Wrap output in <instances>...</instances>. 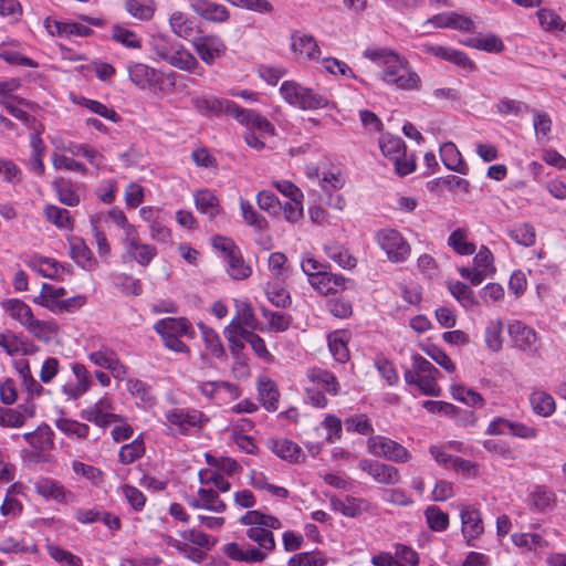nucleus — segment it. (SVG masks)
<instances>
[{
	"label": "nucleus",
	"instance_id": "nucleus-39",
	"mask_svg": "<svg viewBox=\"0 0 566 566\" xmlns=\"http://www.w3.org/2000/svg\"><path fill=\"white\" fill-rule=\"evenodd\" d=\"M65 294L66 291L64 287H54L53 285L44 283L35 302L52 312Z\"/></svg>",
	"mask_w": 566,
	"mask_h": 566
},
{
	"label": "nucleus",
	"instance_id": "nucleus-45",
	"mask_svg": "<svg viewBox=\"0 0 566 566\" xmlns=\"http://www.w3.org/2000/svg\"><path fill=\"white\" fill-rule=\"evenodd\" d=\"M128 392L144 405H153L155 397L153 395L150 386L140 379L132 378L126 384Z\"/></svg>",
	"mask_w": 566,
	"mask_h": 566
},
{
	"label": "nucleus",
	"instance_id": "nucleus-21",
	"mask_svg": "<svg viewBox=\"0 0 566 566\" xmlns=\"http://www.w3.org/2000/svg\"><path fill=\"white\" fill-rule=\"evenodd\" d=\"M169 27L171 32L184 40L192 41L200 30L197 29L193 19L182 11H174L169 17Z\"/></svg>",
	"mask_w": 566,
	"mask_h": 566
},
{
	"label": "nucleus",
	"instance_id": "nucleus-16",
	"mask_svg": "<svg viewBox=\"0 0 566 566\" xmlns=\"http://www.w3.org/2000/svg\"><path fill=\"white\" fill-rule=\"evenodd\" d=\"M112 401L109 398L104 397L96 403L83 410L81 417L90 422H94L98 427H107L113 421H116L118 417L111 412Z\"/></svg>",
	"mask_w": 566,
	"mask_h": 566
},
{
	"label": "nucleus",
	"instance_id": "nucleus-44",
	"mask_svg": "<svg viewBox=\"0 0 566 566\" xmlns=\"http://www.w3.org/2000/svg\"><path fill=\"white\" fill-rule=\"evenodd\" d=\"M451 395L455 400L461 401L468 406L482 407L484 405V399L479 392L467 388L463 385L453 384L451 386Z\"/></svg>",
	"mask_w": 566,
	"mask_h": 566
},
{
	"label": "nucleus",
	"instance_id": "nucleus-56",
	"mask_svg": "<svg viewBox=\"0 0 566 566\" xmlns=\"http://www.w3.org/2000/svg\"><path fill=\"white\" fill-rule=\"evenodd\" d=\"M144 452L145 447L143 440L136 439L119 449L118 458L123 464H130L138 460Z\"/></svg>",
	"mask_w": 566,
	"mask_h": 566
},
{
	"label": "nucleus",
	"instance_id": "nucleus-52",
	"mask_svg": "<svg viewBox=\"0 0 566 566\" xmlns=\"http://www.w3.org/2000/svg\"><path fill=\"white\" fill-rule=\"evenodd\" d=\"M509 235L517 244L531 247L535 242V230L528 223H517L509 229Z\"/></svg>",
	"mask_w": 566,
	"mask_h": 566
},
{
	"label": "nucleus",
	"instance_id": "nucleus-40",
	"mask_svg": "<svg viewBox=\"0 0 566 566\" xmlns=\"http://www.w3.org/2000/svg\"><path fill=\"white\" fill-rule=\"evenodd\" d=\"M327 256L336 262L343 269H353L356 265V259L348 252L347 249L338 243L332 242L325 245Z\"/></svg>",
	"mask_w": 566,
	"mask_h": 566
},
{
	"label": "nucleus",
	"instance_id": "nucleus-10",
	"mask_svg": "<svg viewBox=\"0 0 566 566\" xmlns=\"http://www.w3.org/2000/svg\"><path fill=\"white\" fill-rule=\"evenodd\" d=\"M358 468L379 484L394 485L400 480V473L396 467L377 460L361 459Z\"/></svg>",
	"mask_w": 566,
	"mask_h": 566
},
{
	"label": "nucleus",
	"instance_id": "nucleus-62",
	"mask_svg": "<svg viewBox=\"0 0 566 566\" xmlns=\"http://www.w3.org/2000/svg\"><path fill=\"white\" fill-rule=\"evenodd\" d=\"M256 203L259 208L269 214H277L282 208V205L277 197L268 190L259 191L256 195Z\"/></svg>",
	"mask_w": 566,
	"mask_h": 566
},
{
	"label": "nucleus",
	"instance_id": "nucleus-27",
	"mask_svg": "<svg viewBox=\"0 0 566 566\" xmlns=\"http://www.w3.org/2000/svg\"><path fill=\"white\" fill-rule=\"evenodd\" d=\"M306 376L310 381L318 387H322L326 392L331 395L338 394V381L335 375L329 370L319 367H313L307 370Z\"/></svg>",
	"mask_w": 566,
	"mask_h": 566
},
{
	"label": "nucleus",
	"instance_id": "nucleus-23",
	"mask_svg": "<svg viewBox=\"0 0 566 566\" xmlns=\"http://www.w3.org/2000/svg\"><path fill=\"white\" fill-rule=\"evenodd\" d=\"M130 81L139 88H150L159 81V73L144 64V63H132L127 67Z\"/></svg>",
	"mask_w": 566,
	"mask_h": 566
},
{
	"label": "nucleus",
	"instance_id": "nucleus-14",
	"mask_svg": "<svg viewBox=\"0 0 566 566\" xmlns=\"http://www.w3.org/2000/svg\"><path fill=\"white\" fill-rule=\"evenodd\" d=\"M190 9L201 19L212 23H223L230 18L229 10L211 0H189Z\"/></svg>",
	"mask_w": 566,
	"mask_h": 566
},
{
	"label": "nucleus",
	"instance_id": "nucleus-17",
	"mask_svg": "<svg viewBox=\"0 0 566 566\" xmlns=\"http://www.w3.org/2000/svg\"><path fill=\"white\" fill-rule=\"evenodd\" d=\"M154 329L160 336L171 335L177 337L186 336L188 338L195 337V331L190 322L185 317H166L159 319L154 325Z\"/></svg>",
	"mask_w": 566,
	"mask_h": 566
},
{
	"label": "nucleus",
	"instance_id": "nucleus-60",
	"mask_svg": "<svg viewBox=\"0 0 566 566\" xmlns=\"http://www.w3.org/2000/svg\"><path fill=\"white\" fill-rule=\"evenodd\" d=\"M25 327L34 337L45 342L51 339V335L55 331L53 323L35 319L34 316Z\"/></svg>",
	"mask_w": 566,
	"mask_h": 566
},
{
	"label": "nucleus",
	"instance_id": "nucleus-34",
	"mask_svg": "<svg viewBox=\"0 0 566 566\" xmlns=\"http://www.w3.org/2000/svg\"><path fill=\"white\" fill-rule=\"evenodd\" d=\"M45 219L60 229L72 230L74 221L70 211L54 205H46L43 209Z\"/></svg>",
	"mask_w": 566,
	"mask_h": 566
},
{
	"label": "nucleus",
	"instance_id": "nucleus-24",
	"mask_svg": "<svg viewBox=\"0 0 566 566\" xmlns=\"http://www.w3.org/2000/svg\"><path fill=\"white\" fill-rule=\"evenodd\" d=\"M35 491L45 499H52L61 504L73 502L74 495L66 491L63 485L53 480H41L35 484Z\"/></svg>",
	"mask_w": 566,
	"mask_h": 566
},
{
	"label": "nucleus",
	"instance_id": "nucleus-33",
	"mask_svg": "<svg viewBox=\"0 0 566 566\" xmlns=\"http://www.w3.org/2000/svg\"><path fill=\"white\" fill-rule=\"evenodd\" d=\"M556 496L553 491L543 485H537L530 494V505L538 512L552 510L555 505Z\"/></svg>",
	"mask_w": 566,
	"mask_h": 566
},
{
	"label": "nucleus",
	"instance_id": "nucleus-49",
	"mask_svg": "<svg viewBox=\"0 0 566 566\" xmlns=\"http://www.w3.org/2000/svg\"><path fill=\"white\" fill-rule=\"evenodd\" d=\"M427 524L434 532H443L449 526V515L436 505H430L424 511Z\"/></svg>",
	"mask_w": 566,
	"mask_h": 566
},
{
	"label": "nucleus",
	"instance_id": "nucleus-30",
	"mask_svg": "<svg viewBox=\"0 0 566 566\" xmlns=\"http://www.w3.org/2000/svg\"><path fill=\"white\" fill-rule=\"evenodd\" d=\"M469 231L465 228H458L448 238V245L460 255H472L476 245L468 240Z\"/></svg>",
	"mask_w": 566,
	"mask_h": 566
},
{
	"label": "nucleus",
	"instance_id": "nucleus-11",
	"mask_svg": "<svg viewBox=\"0 0 566 566\" xmlns=\"http://www.w3.org/2000/svg\"><path fill=\"white\" fill-rule=\"evenodd\" d=\"M88 359L95 366L109 370L112 376L117 380H124L128 375V368L119 360L117 354L109 347L103 346L99 349L90 353Z\"/></svg>",
	"mask_w": 566,
	"mask_h": 566
},
{
	"label": "nucleus",
	"instance_id": "nucleus-37",
	"mask_svg": "<svg viewBox=\"0 0 566 566\" xmlns=\"http://www.w3.org/2000/svg\"><path fill=\"white\" fill-rule=\"evenodd\" d=\"M4 311L21 325L25 326L33 317L31 307L18 298L8 300L2 303Z\"/></svg>",
	"mask_w": 566,
	"mask_h": 566
},
{
	"label": "nucleus",
	"instance_id": "nucleus-19",
	"mask_svg": "<svg viewBox=\"0 0 566 566\" xmlns=\"http://www.w3.org/2000/svg\"><path fill=\"white\" fill-rule=\"evenodd\" d=\"M269 448L279 458L290 463H301L304 461V454L300 446L287 438L270 440Z\"/></svg>",
	"mask_w": 566,
	"mask_h": 566
},
{
	"label": "nucleus",
	"instance_id": "nucleus-18",
	"mask_svg": "<svg viewBox=\"0 0 566 566\" xmlns=\"http://www.w3.org/2000/svg\"><path fill=\"white\" fill-rule=\"evenodd\" d=\"M460 517L462 523V534L467 538V544L469 546H473L471 542L479 537L484 531L481 513L474 507L464 506L461 509Z\"/></svg>",
	"mask_w": 566,
	"mask_h": 566
},
{
	"label": "nucleus",
	"instance_id": "nucleus-5",
	"mask_svg": "<svg viewBox=\"0 0 566 566\" xmlns=\"http://www.w3.org/2000/svg\"><path fill=\"white\" fill-rule=\"evenodd\" d=\"M369 453L396 463H407L411 453L400 443L384 436H371L367 440Z\"/></svg>",
	"mask_w": 566,
	"mask_h": 566
},
{
	"label": "nucleus",
	"instance_id": "nucleus-29",
	"mask_svg": "<svg viewBox=\"0 0 566 566\" xmlns=\"http://www.w3.org/2000/svg\"><path fill=\"white\" fill-rule=\"evenodd\" d=\"M258 392L260 402L268 411H275L277 409L280 392L273 380L260 379Z\"/></svg>",
	"mask_w": 566,
	"mask_h": 566
},
{
	"label": "nucleus",
	"instance_id": "nucleus-54",
	"mask_svg": "<svg viewBox=\"0 0 566 566\" xmlns=\"http://www.w3.org/2000/svg\"><path fill=\"white\" fill-rule=\"evenodd\" d=\"M48 554L52 559L56 563L65 565V566H82V558L73 553L65 551L64 548L55 545L48 544L46 545Z\"/></svg>",
	"mask_w": 566,
	"mask_h": 566
},
{
	"label": "nucleus",
	"instance_id": "nucleus-43",
	"mask_svg": "<svg viewBox=\"0 0 566 566\" xmlns=\"http://www.w3.org/2000/svg\"><path fill=\"white\" fill-rule=\"evenodd\" d=\"M379 147L382 155L388 157L390 160L403 155L406 150L403 140L400 137L392 136L390 134H386L380 137Z\"/></svg>",
	"mask_w": 566,
	"mask_h": 566
},
{
	"label": "nucleus",
	"instance_id": "nucleus-36",
	"mask_svg": "<svg viewBox=\"0 0 566 566\" xmlns=\"http://www.w3.org/2000/svg\"><path fill=\"white\" fill-rule=\"evenodd\" d=\"M537 18L541 27L548 32L563 33L566 35V22L551 9H539Z\"/></svg>",
	"mask_w": 566,
	"mask_h": 566
},
{
	"label": "nucleus",
	"instance_id": "nucleus-9",
	"mask_svg": "<svg viewBox=\"0 0 566 566\" xmlns=\"http://www.w3.org/2000/svg\"><path fill=\"white\" fill-rule=\"evenodd\" d=\"M192 107L205 116H220L222 114L231 115L233 117L238 104L218 98L211 95H196L191 97Z\"/></svg>",
	"mask_w": 566,
	"mask_h": 566
},
{
	"label": "nucleus",
	"instance_id": "nucleus-59",
	"mask_svg": "<svg viewBox=\"0 0 566 566\" xmlns=\"http://www.w3.org/2000/svg\"><path fill=\"white\" fill-rule=\"evenodd\" d=\"M51 433L49 427H39L35 431L24 433L23 438L31 447L44 450L52 443Z\"/></svg>",
	"mask_w": 566,
	"mask_h": 566
},
{
	"label": "nucleus",
	"instance_id": "nucleus-51",
	"mask_svg": "<svg viewBox=\"0 0 566 566\" xmlns=\"http://www.w3.org/2000/svg\"><path fill=\"white\" fill-rule=\"evenodd\" d=\"M227 272L234 280L247 279L251 274V268L245 264L240 251L231 254L227 260Z\"/></svg>",
	"mask_w": 566,
	"mask_h": 566
},
{
	"label": "nucleus",
	"instance_id": "nucleus-26",
	"mask_svg": "<svg viewBox=\"0 0 566 566\" xmlns=\"http://www.w3.org/2000/svg\"><path fill=\"white\" fill-rule=\"evenodd\" d=\"M440 158L444 166L461 175H468L469 167L462 159L461 153L452 142L444 143L440 147Z\"/></svg>",
	"mask_w": 566,
	"mask_h": 566
},
{
	"label": "nucleus",
	"instance_id": "nucleus-3",
	"mask_svg": "<svg viewBox=\"0 0 566 566\" xmlns=\"http://www.w3.org/2000/svg\"><path fill=\"white\" fill-rule=\"evenodd\" d=\"M151 51L171 66L191 72L199 65L195 55L182 44L175 42L169 35L157 33L149 40Z\"/></svg>",
	"mask_w": 566,
	"mask_h": 566
},
{
	"label": "nucleus",
	"instance_id": "nucleus-32",
	"mask_svg": "<svg viewBox=\"0 0 566 566\" xmlns=\"http://www.w3.org/2000/svg\"><path fill=\"white\" fill-rule=\"evenodd\" d=\"M124 8L129 15L139 21L151 20L156 11L154 0H124Z\"/></svg>",
	"mask_w": 566,
	"mask_h": 566
},
{
	"label": "nucleus",
	"instance_id": "nucleus-1",
	"mask_svg": "<svg viewBox=\"0 0 566 566\" xmlns=\"http://www.w3.org/2000/svg\"><path fill=\"white\" fill-rule=\"evenodd\" d=\"M365 56L381 69L380 78L386 84L402 91L420 88V76L410 67L409 62L397 52L387 49L367 50Z\"/></svg>",
	"mask_w": 566,
	"mask_h": 566
},
{
	"label": "nucleus",
	"instance_id": "nucleus-2",
	"mask_svg": "<svg viewBox=\"0 0 566 566\" xmlns=\"http://www.w3.org/2000/svg\"><path fill=\"white\" fill-rule=\"evenodd\" d=\"M247 536L259 545V548L248 546L243 548L237 543H228L223 553L232 560L245 563H261L265 560L269 553L275 548V539L272 531L258 524H248Z\"/></svg>",
	"mask_w": 566,
	"mask_h": 566
},
{
	"label": "nucleus",
	"instance_id": "nucleus-47",
	"mask_svg": "<svg viewBox=\"0 0 566 566\" xmlns=\"http://www.w3.org/2000/svg\"><path fill=\"white\" fill-rule=\"evenodd\" d=\"M512 542L515 546L528 552L542 549L547 545L539 534L534 533H515L512 535Z\"/></svg>",
	"mask_w": 566,
	"mask_h": 566
},
{
	"label": "nucleus",
	"instance_id": "nucleus-13",
	"mask_svg": "<svg viewBox=\"0 0 566 566\" xmlns=\"http://www.w3.org/2000/svg\"><path fill=\"white\" fill-rule=\"evenodd\" d=\"M422 51L464 70L471 72L476 70L475 63L463 51L437 44H423Z\"/></svg>",
	"mask_w": 566,
	"mask_h": 566
},
{
	"label": "nucleus",
	"instance_id": "nucleus-12",
	"mask_svg": "<svg viewBox=\"0 0 566 566\" xmlns=\"http://www.w3.org/2000/svg\"><path fill=\"white\" fill-rule=\"evenodd\" d=\"M509 335L516 348L530 355L539 349V339L536 332L521 321H515L509 326Z\"/></svg>",
	"mask_w": 566,
	"mask_h": 566
},
{
	"label": "nucleus",
	"instance_id": "nucleus-38",
	"mask_svg": "<svg viewBox=\"0 0 566 566\" xmlns=\"http://www.w3.org/2000/svg\"><path fill=\"white\" fill-rule=\"evenodd\" d=\"M533 411L539 416L548 417L555 411L554 398L545 391H534L530 397Z\"/></svg>",
	"mask_w": 566,
	"mask_h": 566
},
{
	"label": "nucleus",
	"instance_id": "nucleus-46",
	"mask_svg": "<svg viewBox=\"0 0 566 566\" xmlns=\"http://www.w3.org/2000/svg\"><path fill=\"white\" fill-rule=\"evenodd\" d=\"M112 39L128 49L142 48V40L137 33L119 24L112 28Z\"/></svg>",
	"mask_w": 566,
	"mask_h": 566
},
{
	"label": "nucleus",
	"instance_id": "nucleus-42",
	"mask_svg": "<svg viewBox=\"0 0 566 566\" xmlns=\"http://www.w3.org/2000/svg\"><path fill=\"white\" fill-rule=\"evenodd\" d=\"M241 524H258L266 530H279L282 524L280 520L272 515L263 514L260 511H248L240 517Z\"/></svg>",
	"mask_w": 566,
	"mask_h": 566
},
{
	"label": "nucleus",
	"instance_id": "nucleus-50",
	"mask_svg": "<svg viewBox=\"0 0 566 566\" xmlns=\"http://www.w3.org/2000/svg\"><path fill=\"white\" fill-rule=\"evenodd\" d=\"M503 322L501 319H492L485 328V343L492 352H499L503 346L502 338Z\"/></svg>",
	"mask_w": 566,
	"mask_h": 566
},
{
	"label": "nucleus",
	"instance_id": "nucleus-25",
	"mask_svg": "<svg viewBox=\"0 0 566 566\" xmlns=\"http://www.w3.org/2000/svg\"><path fill=\"white\" fill-rule=\"evenodd\" d=\"M70 255L77 265L86 271H93L97 266L93 252L81 238L70 239Z\"/></svg>",
	"mask_w": 566,
	"mask_h": 566
},
{
	"label": "nucleus",
	"instance_id": "nucleus-15",
	"mask_svg": "<svg viewBox=\"0 0 566 566\" xmlns=\"http://www.w3.org/2000/svg\"><path fill=\"white\" fill-rule=\"evenodd\" d=\"M123 244L125 255L136 261L142 266H147L157 254L155 247L139 242L137 231L133 235L124 238Z\"/></svg>",
	"mask_w": 566,
	"mask_h": 566
},
{
	"label": "nucleus",
	"instance_id": "nucleus-31",
	"mask_svg": "<svg viewBox=\"0 0 566 566\" xmlns=\"http://www.w3.org/2000/svg\"><path fill=\"white\" fill-rule=\"evenodd\" d=\"M28 264L42 276L52 280L57 279L59 274L65 270L64 265L56 260L43 256H33Z\"/></svg>",
	"mask_w": 566,
	"mask_h": 566
},
{
	"label": "nucleus",
	"instance_id": "nucleus-41",
	"mask_svg": "<svg viewBox=\"0 0 566 566\" xmlns=\"http://www.w3.org/2000/svg\"><path fill=\"white\" fill-rule=\"evenodd\" d=\"M199 328L206 349L216 358H223L226 350L219 335L212 328L203 324H199Z\"/></svg>",
	"mask_w": 566,
	"mask_h": 566
},
{
	"label": "nucleus",
	"instance_id": "nucleus-4",
	"mask_svg": "<svg viewBox=\"0 0 566 566\" xmlns=\"http://www.w3.org/2000/svg\"><path fill=\"white\" fill-rule=\"evenodd\" d=\"M280 94L286 103L303 111L335 107V104L325 95L295 81H284L280 87Z\"/></svg>",
	"mask_w": 566,
	"mask_h": 566
},
{
	"label": "nucleus",
	"instance_id": "nucleus-7",
	"mask_svg": "<svg viewBox=\"0 0 566 566\" xmlns=\"http://www.w3.org/2000/svg\"><path fill=\"white\" fill-rule=\"evenodd\" d=\"M165 419L169 429L180 434L191 428H200L207 421L201 411L189 408H171L165 412Z\"/></svg>",
	"mask_w": 566,
	"mask_h": 566
},
{
	"label": "nucleus",
	"instance_id": "nucleus-63",
	"mask_svg": "<svg viewBox=\"0 0 566 566\" xmlns=\"http://www.w3.org/2000/svg\"><path fill=\"white\" fill-rule=\"evenodd\" d=\"M465 45L493 53L502 52L504 49L502 40L493 34L482 39L471 40L465 42Z\"/></svg>",
	"mask_w": 566,
	"mask_h": 566
},
{
	"label": "nucleus",
	"instance_id": "nucleus-58",
	"mask_svg": "<svg viewBox=\"0 0 566 566\" xmlns=\"http://www.w3.org/2000/svg\"><path fill=\"white\" fill-rule=\"evenodd\" d=\"M263 317L269 323V328L274 332H285L289 329L291 325V316L281 313V312H272L266 308L262 310Z\"/></svg>",
	"mask_w": 566,
	"mask_h": 566
},
{
	"label": "nucleus",
	"instance_id": "nucleus-61",
	"mask_svg": "<svg viewBox=\"0 0 566 566\" xmlns=\"http://www.w3.org/2000/svg\"><path fill=\"white\" fill-rule=\"evenodd\" d=\"M325 564L326 559L315 552L295 554L287 562V566H324Z\"/></svg>",
	"mask_w": 566,
	"mask_h": 566
},
{
	"label": "nucleus",
	"instance_id": "nucleus-22",
	"mask_svg": "<svg viewBox=\"0 0 566 566\" xmlns=\"http://www.w3.org/2000/svg\"><path fill=\"white\" fill-rule=\"evenodd\" d=\"M291 49L298 55H305L307 60H317L321 53L319 46L311 34L295 31L291 34Z\"/></svg>",
	"mask_w": 566,
	"mask_h": 566
},
{
	"label": "nucleus",
	"instance_id": "nucleus-20",
	"mask_svg": "<svg viewBox=\"0 0 566 566\" xmlns=\"http://www.w3.org/2000/svg\"><path fill=\"white\" fill-rule=\"evenodd\" d=\"M233 117L243 125H247L251 129H256L260 133L274 135V126L261 114L255 111L241 108L237 106Z\"/></svg>",
	"mask_w": 566,
	"mask_h": 566
},
{
	"label": "nucleus",
	"instance_id": "nucleus-28",
	"mask_svg": "<svg viewBox=\"0 0 566 566\" xmlns=\"http://www.w3.org/2000/svg\"><path fill=\"white\" fill-rule=\"evenodd\" d=\"M193 198L197 210L209 216L210 219L221 212L219 199L212 191L208 189L198 190Z\"/></svg>",
	"mask_w": 566,
	"mask_h": 566
},
{
	"label": "nucleus",
	"instance_id": "nucleus-53",
	"mask_svg": "<svg viewBox=\"0 0 566 566\" xmlns=\"http://www.w3.org/2000/svg\"><path fill=\"white\" fill-rule=\"evenodd\" d=\"M240 209L243 220L248 226L259 231L266 229L268 222L265 218L261 216L248 200L240 199Z\"/></svg>",
	"mask_w": 566,
	"mask_h": 566
},
{
	"label": "nucleus",
	"instance_id": "nucleus-64",
	"mask_svg": "<svg viewBox=\"0 0 566 566\" xmlns=\"http://www.w3.org/2000/svg\"><path fill=\"white\" fill-rule=\"evenodd\" d=\"M345 426L347 431L357 432L364 436L371 434L374 432V428L368 417L364 413L347 418L345 420Z\"/></svg>",
	"mask_w": 566,
	"mask_h": 566
},
{
	"label": "nucleus",
	"instance_id": "nucleus-35",
	"mask_svg": "<svg viewBox=\"0 0 566 566\" xmlns=\"http://www.w3.org/2000/svg\"><path fill=\"white\" fill-rule=\"evenodd\" d=\"M328 348L333 357L338 363H346L349 359L346 334L335 331L327 336Z\"/></svg>",
	"mask_w": 566,
	"mask_h": 566
},
{
	"label": "nucleus",
	"instance_id": "nucleus-8",
	"mask_svg": "<svg viewBox=\"0 0 566 566\" xmlns=\"http://www.w3.org/2000/svg\"><path fill=\"white\" fill-rule=\"evenodd\" d=\"M191 44L201 59L208 65H212L217 59L226 54L227 46L223 40L216 34H200L193 38Z\"/></svg>",
	"mask_w": 566,
	"mask_h": 566
},
{
	"label": "nucleus",
	"instance_id": "nucleus-48",
	"mask_svg": "<svg viewBox=\"0 0 566 566\" xmlns=\"http://www.w3.org/2000/svg\"><path fill=\"white\" fill-rule=\"evenodd\" d=\"M53 187L62 205L75 207L80 203V196L70 181L59 179L53 182Z\"/></svg>",
	"mask_w": 566,
	"mask_h": 566
},
{
	"label": "nucleus",
	"instance_id": "nucleus-57",
	"mask_svg": "<svg viewBox=\"0 0 566 566\" xmlns=\"http://www.w3.org/2000/svg\"><path fill=\"white\" fill-rule=\"evenodd\" d=\"M449 291L463 306L470 307L478 303L473 291L463 282L450 283Z\"/></svg>",
	"mask_w": 566,
	"mask_h": 566
},
{
	"label": "nucleus",
	"instance_id": "nucleus-55",
	"mask_svg": "<svg viewBox=\"0 0 566 566\" xmlns=\"http://www.w3.org/2000/svg\"><path fill=\"white\" fill-rule=\"evenodd\" d=\"M198 496L201 497L205 510L211 511L213 513H223L227 509L226 503L212 489L200 488L198 490Z\"/></svg>",
	"mask_w": 566,
	"mask_h": 566
},
{
	"label": "nucleus",
	"instance_id": "nucleus-6",
	"mask_svg": "<svg viewBox=\"0 0 566 566\" xmlns=\"http://www.w3.org/2000/svg\"><path fill=\"white\" fill-rule=\"evenodd\" d=\"M377 242L391 262L406 261L411 252L410 244L395 229H382L377 232Z\"/></svg>",
	"mask_w": 566,
	"mask_h": 566
}]
</instances>
